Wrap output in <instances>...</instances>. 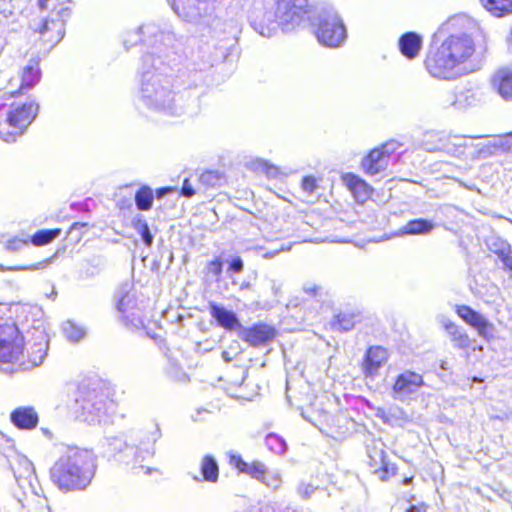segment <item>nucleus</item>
Wrapping results in <instances>:
<instances>
[{
    "mask_svg": "<svg viewBox=\"0 0 512 512\" xmlns=\"http://www.w3.org/2000/svg\"><path fill=\"white\" fill-rule=\"evenodd\" d=\"M476 46L472 36L458 32L447 36L425 59V67L434 78L453 80L475 71Z\"/></svg>",
    "mask_w": 512,
    "mask_h": 512,
    "instance_id": "obj_1",
    "label": "nucleus"
},
{
    "mask_svg": "<svg viewBox=\"0 0 512 512\" xmlns=\"http://www.w3.org/2000/svg\"><path fill=\"white\" fill-rule=\"evenodd\" d=\"M136 103L138 109L159 117L178 118L187 112L182 97L173 89L171 79L157 71L143 73Z\"/></svg>",
    "mask_w": 512,
    "mask_h": 512,
    "instance_id": "obj_2",
    "label": "nucleus"
},
{
    "mask_svg": "<svg viewBox=\"0 0 512 512\" xmlns=\"http://www.w3.org/2000/svg\"><path fill=\"white\" fill-rule=\"evenodd\" d=\"M95 457L91 451L66 449L50 470L52 482L62 491L85 489L95 475Z\"/></svg>",
    "mask_w": 512,
    "mask_h": 512,
    "instance_id": "obj_3",
    "label": "nucleus"
},
{
    "mask_svg": "<svg viewBox=\"0 0 512 512\" xmlns=\"http://www.w3.org/2000/svg\"><path fill=\"white\" fill-rule=\"evenodd\" d=\"M269 10H256L251 17L253 29L264 37H271L279 27L291 31L298 27L310 11L309 0H273Z\"/></svg>",
    "mask_w": 512,
    "mask_h": 512,
    "instance_id": "obj_4",
    "label": "nucleus"
},
{
    "mask_svg": "<svg viewBox=\"0 0 512 512\" xmlns=\"http://www.w3.org/2000/svg\"><path fill=\"white\" fill-rule=\"evenodd\" d=\"M76 404L77 418L80 421L92 426L110 424L113 404L108 401L100 382H94L83 390Z\"/></svg>",
    "mask_w": 512,
    "mask_h": 512,
    "instance_id": "obj_5",
    "label": "nucleus"
},
{
    "mask_svg": "<svg viewBox=\"0 0 512 512\" xmlns=\"http://www.w3.org/2000/svg\"><path fill=\"white\" fill-rule=\"evenodd\" d=\"M123 41L127 48L142 43L159 52H165L174 46L176 36L172 31L161 29L158 24L151 22L126 31Z\"/></svg>",
    "mask_w": 512,
    "mask_h": 512,
    "instance_id": "obj_6",
    "label": "nucleus"
},
{
    "mask_svg": "<svg viewBox=\"0 0 512 512\" xmlns=\"http://www.w3.org/2000/svg\"><path fill=\"white\" fill-rule=\"evenodd\" d=\"M23 341L16 325H0V363L9 366L4 368L6 372L17 371L18 362L23 357Z\"/></svg>",
    "mask_w": 512,
    "mask_h": 512,
    "instance_id": "obj_7",
    "label": "nucleus"
},
{
    "mask_svg": "<svg viewBox=\"0 0 512 512\" xmlns=\"http://www.w3.org/2000/svg\"><path fill=\"white\" fill-rule=\"evenodd\" d=\"M28 339L23 343V357L18 362V369L29 370L41 365L48 351V336L43 323L28 332Z\"/></svg>",
    "mask_w": 512,
    "mask_h": 512,
    "instance_id": "obj_8",
    "label": "nucleus"
},
{
    "mask_svg": "<svg viewBox=\"0 0 512 512\" xmlns=\"http://www.w3.org/2000/svg\"><path fill=\"white\" fill-rule=\"evenodd\" d=\"M0 82V97L9 95L14 97L33 88L40 79V70L37 61H30L20 75L10 77L8 73H2Z\"/></svg>",
    "mask_w": 512,
    "mask_h": 512,
    "instance_id": "obj_9",
    "label": "nucleus"
},
{
    "mask_svg": "<svg viewBox=\"0 0 512 512\" xmlns=\"http://www.w3.org/2000/svg\"><path fill=\"white\" fill-rule=\"evenodd\" d=\"M315 35L321 45L330 48L341 46L347 37L346 28L337 13L321 18Z\"/></svg>",
    "mask_w": 512,
    "mask_h": 512,
    "instance_id": "obj_10",
    "label": "nucleus"
},
{
    "mask_svg": "<svg viewBox=\"0 0 512 512\" xmlns=\"http://www.w3.org/2000/svg\"><path fill=\"white\" fill-rule=\"evenodd\" d=\"M116 308L125 325L140 328L144 325L141 312L137 307L135 294L132 293V285L125 283L120 286L116 295Z\"/></svg>",
    "mask_w": 512,
    "mask_h": 512,
    "instance_id": "obj_11",
    "label": "nucleus"
},
{
    "mask_svg": "<svg viewBox=\"0 0 512 512\" xmlns=\"http://www.w3.org/2000/svg\"><path fill=\"white\" fill-rule=\"evenodd\" d=\"M423 376L411 370L399 374L392 388V397L401 402H409L417 397L424 386Z\"/></svg>",
    "mask_w": 512,
    "mask_h": 512,
    "instance_id": "obj_12",
    "label": "nucleus"
},
{
    "mask_svg": "<svg viewBox=\"0 0 512 512\" xmlns=\"http://www.w3.org/2000/svg\"><path fill=\"white\" fill-rule=\"evenodd\" d=\"M368 463L372 472L384 481L394 476L396 466L387 460L385 445L381 440H372L367 445Z\"/></svg>",
    "mask_w": 512,
    "mask_h": 512,
    "instance_id": "obj_13",
    "label": "nucleus"
},
{
    "mask_svg": "<svg viewBox=\"0 0 512 512\" xmlns=\"http://www.w3.org/2000/svg\"><path fill=\"white\" fill-rule=\"evenodd\" d=\"M38 112V105L34 102L11 106L7 111L8 124L13 127V132H5V135H22L32 123Z\"/></svg>",
    "mask_w": 512,
    "mask_h": 512,
    "instance_id": "obj_14",
    "label": "nucleus"
},
{
    "mask_svg": "<svg viewBox=\"0 0 512 512\" xmlns=\"http://www.w3.org/2000/svg\"><path fill=\"white\" fill-rule=\"evenodd\" d=\"M456 312L466 324L477 331L480 337L487 341L494 338L495 326L485 316L467 305L457 306Z\"/></svg>",
    "mask_w": 512,
    "mask_h": 512,
    "instance_id": "obj_15",
    "label": "nucleus"
},
{
    "mask_svg": "<svg viewBox=\"0 0 512 512\" xmlns=\"http://www.w3.org/2000/svg\"><path fill=\"white\" fill-rule=\"evenodd\" d=\"M482 101L483 93L481 90L475 86H468L455 93H449L444 105L453 107L457 110H465L478 105Z\"/></svg>",
    "mask_w": 512,
    "mask_h": 512,
    "instance_id": "obj_16",
    "label": "nucleus"
},
{
    "mask_svg": "<svg viewBox=\"0 0 512 512\" xmlns=\"http://www.w3.org/2000/svg\"><path fill=\"white\" fill-rule=\"evenodd\" d=\"M441 325L445 329L454 348L466 351H483V346H476V341L471 339L467 332L447 318L441 319Z\"/></svg>",
    "mask_w": 512,
    "mask_h": 512,
    "instance_id": "obj_17",
    "label": "nucleus"
},
{
    "mask_svg": "<svg viewBox=\"0 0 512 512\" xmlns=\"http://www.w3.org/2000/svg\"><path fill=\"white\" fill-rule=\"evenodd\" d=\"M173 12L187 23H197L202 17V0H167Z\"/></svg>",
    "mask_w": 512,
    "mask_h": 512,
    "instance_id": "obj_18",
    "label": "nucleus"
},
{
    "mask_svg": "<svg viewBox=\"0 0 512 512\" xmlns=\"http://www.w3.org/2000/svg\"><path fill=\"white\" fill-rule=\"evenodd\" d=\"M490 84L501 98L512 100V67L504 66L496 70L490 78Z\"/></svg>",
    "mask_w": 512,
    "mask_h": 512,
    "instance_id": "obj_19",
    "label": "nucleus"
},
{
    "mask_svg": "<svg viewBox=\"0 0 512 512\" xmlns=\"http://www.w3.org/2000/svg\"><path fill=\"white\" fill-rule=\"evenodd\" d=\"M11 423L21 430H33L39 423V416L33 406H20L10 413Z\"/></svg>",
    "mask_w": 512,
    "mask_h": 512,
    "instance_id": "obj_20",
    "label": "nucleus"
},
{
    "mask_svg": "<svg viewBox=\"0 0 512 512\" xmlns=\"http://www.w3.org/2000/svg\"><path fill=\"white\" fill-rule=\"evenodd\" d=\"M388 352L380 346L370 347L366 353L364 362V374L366 377L374 378L378 375L379 369L386 363Z\"/></svg>",
    "mask_w": 512,
    "mask_h": 512,
    "instance_id": "obj_21",
    "label": "nucleus"
},
{
    "mask_svg": "<svg viewBox=\"0 0 512 512\" xmlns=\"http://www.w3.org/2000/svg\"><path fill=\"white\" fill-rule=\"evenodd\" d=\"M342 182L358 203H364L370 198L372 188L357 175L346 173L342 176Z\"/></svg>",
    "mask_w": 512,
    "mask_h": 512,
    "instance_id": "obj_22",
    "label": "nucleus"
},
{
    "mask_svg": "<svg viewBox=\"0 0 512 512\" xmlns=\"http://www.w3.org/2000/svg\"><path fill=\"white\" fill-rule=\"evenodd\" d=\"M230 464L238 469L241 473H245L252 478L261 481L265 478L266 466L259 461H253L248 463L244 461L240 455L231 454L230 455Z\"/></svg>",
    "mask_w": 512,
    "mask_h": 512,
    "instance_id": "obj_23",
    "label": "nucleus"
},
{
    "mask_svg": "<svg viewBox=\"0 0 512 512\" xmlns=\"http://www.w3.org/2000/svg\"><path fill=\"white\" fill-rule=\"evenodd\" d=\"M422 37L415 32L404 33L398 41L401 54L407 59H414L422 49Z\"/></svg>",
    "mask_w": 512,
    "mask_h": 512,
    "instance_id": "obj_24",
    "label": "nucleus"
},
{
    "mask_svg": "<svg viewBox=\"0 0 512 512\" xmlns=\"http://www.w3.org/2000/svg\"><path fill=\"white\" fill-rule=\"evenodd\" d=\"M275 336V331L272 327L264 324L255 325L250 329L243 332L242 338L252 346L262 345Z\"/></svg>",
    "mask_w": 512,
    "mask_h": 512,
    "instance_id": "obj_25",
    "label": "nucleus"
},
{
    "mask_svg": "<svg viewBox=\"0 0 512 512\" xmlns=\"http://www.w3.org/2000/svg\"><path fill=\"white\" fill-rule=\"evenodd\" d=\"M209 312L217 323L227 330H234L241 326L235 313L225 309L224 307L218 306L215 303H210Z\"/></svg>",
    "mask_w": 512,
    "mask_h": 512,
    "instance_id": "obj_26",
    "label": "nucleus"
},
{
    "mask_svg": "<svg viewBox=\"0 0 512 512\" xmlns=\"http://www.w3.org/2000/svg\"><path fill=\"white\" fill-rule=\"evenodd\" d=\"M389 164L387 155L383 154L380 149L372 150L362 161V167L367 174L375 175L384 171Z\"/></svg>",
    "mask_w": 512,
    "mask_h": 512,
    "instance_id": "obj_27",
    "label": "nucleus"
},
{
    "mask_svg": "<svg viewBox=\"0 0 512 512\" xmlns=\"http://www.w3.org/2000/svg\"><path fill=\"white\" fill-rule=\"evenodd\" d=\"M19 489L22 491L23 498L19 497V502L24 506V500L29 501L41 496L43 490L39 484L37 476L16 479Z\"/></svg>",
    "mask_w": 512,
    "mask_h": 512,
    "instance_id": "obj_28",
    "label": "nucleus"
},
{
    "mask_svg": "<svg viewBox=\"0 0 512 512\" xmlns=\"http://www.w3.org/2000/svg\"><path fill=\"white\" fill-rule=\"evenodd\" d=\"M10 463L15 479L36 476L33 463L26 456L16 454Z\"/></svg>",
    "mask_w": 512,
    "mask_h": 512,
    "instance_id": "obj_29",
    "label": "nucleus"
},
{
    "mask_svg": "<svg viewBox=\"0 0 512 512\" xmlns=\"http://www.w3.org/2000/svg\"><path fill=\"white\" fill-rule=\"evenodd\" d=\"M483 8L494 17L512 15V0H479Z\"/></svg>",
    "mask_w": 512,
    "mask_h": 512,
    "instance_id": "obj_30",
    "label": "nucleus"
},
{
    "mask_svg": "<svg viewBox=\"0 0 512 512\" xmlns=\"http://www.w3.org/2000/svg\"><path fill=\"white\" fill-rule=\"evenodd\" d=\"M496 145L490 141L487 142H475L473 138L469 137V151H467V158L480 159L490 156Z\"/></svg>",
    "mask_w": 512,
    "mask_h": 512,
    "instance_id": "obj_31",
    "label": "nucleus"
},
{
    "mask_svg": "<svg viewBox=\"0 0 512 512\" xmlns=\"http://www.w3.org/2000/svg\"><path fill=\"white\" fill-rule=\"evenodd\" d=\"M38 32L42 35L54 32V35H51L48 41L56 44L64 37V22L62 20H46L41 25Z\"/></svg>",
    "mask_w": 512,
    "mask_h": 512,
    "instance_id": "obj_32",
    "label": "nucleus"
},
{
    "mask_svg": "<svg viewBox=\"0 0 512 512\" xmlns=\"http://www.w3.org/2000/svg\"><path fill=\"white\" fill-rule=\"evenodd\" d=\"M154 454V451L152 449H141V448H135V447H126L125 455L126 456H133V468L135 469H141L145 474H150L151 469L149 467H146L144 465H141V462L146 460L147 458L152 457Z\"/></svg>",
    "mask_w": 512,
    "mask_h": 512,
    "instance_id": "obj_33",
    "label": "nucleus"
},
{
    "mask_svg": "<svg viewBox=\"0 0 512 512\" xmlns=\"http://www.w3.org/2000/svg\"><path fill=\"white\" fill-rule=\"evenodd\" d=\"M434 223L426 219H414L402 227L401 231L407 235H424L430 233Z\"/></svg>",
    "mask_w": 512,
    "mask_h": 512,
    "instance_id": "obj_34",
    "label": "nucleus"
},
{
    "mask_svg": "<svg viewBox=\"0 0 512 512\" xmlns=\"http://www.w3.org/2000/svg\"><path fill=\"white\" fill-rule=\"evenodd\" d=\"M445 151L456 157H467V151H469V137H452L445 145Z\"/></svg>",
    "mask_w": 512,
    "mask_h": 512,
    "instance_id": "obj_35",
    "label": "nucleus"
},
{
    "mask_svg": "<svg viewBox=\"0 0 512 512\" xmlns=\"http://www.w3.org/2000/svg\"><path fill=\"white\" fill-rule=\"evenodd\" d=\"M201 472L204 479L208 482H216L218 480L219 469L213 457L205 456L202 459Z\"/></svg>",
    "mask_w": 512,
    "mask_h": 512,
    "instance_id": "obj_36",
    "label": "nucleus"
},
{
    "mask_svg": "<svg viewBox=\"0 0 512 512\" xmlns=\"http://www.w3.org/2000/svg\"><path fill=\"white\" fill-rule=\"evenodd\" d=\"M486 246L491 252L496 254L498 257L504 256V254L506 252H509L511 249L510 244L506 240L495 235L490 236L486 239Z\"/></svg>",
    "mask_w": 512,
    "mask_h": 512,
    "instance_id": "obj_37",
    "label": "nucleus"
},
{
    "mask_svg": "<svg viewBox=\"0 0 512 512\" xmlns=\"http://www.w3.org/2000/svg\"><path fill=\"white\" fill-rule=\"evenodd\" d=\"M136 206L139 210H149L153 202V193L149 187L140 188L135 195Z\"/></svg>",
    "mask_w": 512,
    "mask_h": 512,
    "instance_id": "obj_38",
    "label": "nucleus"
},
{
    "mask_svg": "<svg viewBox=\"0 0 512 512\" xmlns=\"http://www.w3.org/2000/svg\"><path fill=\"white\" fill-rule=\"evenodd\" d=\"M61 233L60 229L40 230L32 237V243L36 246H42L50 243Z\"/></svg>",
    "mask_w": 512,
    "mask_h": 512,
    "instance_id": "obj_39",
    "label": "nucleus"
},
{
    "mask_svg": "<svg viewBox=\"0 0 512 512\" xmlns=\"http://www.w3.org/2000/svg\"><path fill=\"white\" fill-rule=\"evenodd\" d=\"M62 330L66 338L73 342L81 340L85 335L84 329L71 321L63 323Z\"/></svg>",
    "mask_w": 512,
    "mask_h": 512,
    "instance_id": "obj_40",
    "label": "nucleus"
},
{
    "mask_svg": "<svg viewBox=\"0 0 512 512\" xmlns=\"http://www.w3.org/2000/svg\"><path fill=\"white\" fill-rule=\"evenodd\" d=\"M267 447L276 454H283L286 451L285 441L278 435L269 434L265 439Z\"/></svg>",
    "mask_w": 512,
    "mask_h": 512,
    "instance_id": "obj_41",
    "label": "nucleus"
},
{
    "mask_svg": "<svg viewBox=\"0 0 512 512\" xmlns=\"http://www.w3.org/2000/svg\"><path fill=\"white\" fill-rule=\"evenodd\" d=\"M267 487L277 490L282 485V478L278 471H265V478L261 480Z\"/></svg>",
    "mask_w": 512,
    "mask_h": 512,
    "instance_id": "obj_42",
    "label": "nucleus"
},
{
    "mask_svg": "<svg viewBox=\"0 0 512 512\" xmlns=\"http://www.w3.org/2000/svg\"><path fill=\"white\" fill-rule=\"evenodd\" d=\"M13 127L8 124V117L5 115V118L0 120V140L6 143H13L17 140L20 135H5L3 132H13Z\"/></svg>",
    "mask_w": 512,
    "mask_h": 512,
    "instance_id": "obj_43",
    "label": "nucleus"
},
{
    "mask_svg": "<svg viewBox=\"0 0 512 512\" xmlns=\"http://www.w3.org/2000/svg\"><path fill=\"white\" fill-rule=\"evenodd\" d=\"M319 180L314 176H305L301 182V188L305 193L312 194L318 188Z\"/></svg>",
    "mask_w": 512,
    "mask_h": 512,
    "instance_id": "obj_44",
    "label": "nucleus"
},
{
    "mask_svg": "<svg viewBox=\"0 0 512 512\" xmlns=\"http://www.w3.org/2000/svg\"><path fill=\"white\" fill-rule=\"evenodd\" d=\"M27 245H28V240L18 238V237H13V238H10L7 240L5 247L8 251L16 252V251L21 250L23 247H25Z\"/></svg>",
    "mask_w": 512,
    "mask_h": 512,
    "instance_id": "obj_45",
    "label": "nucleus"
},
{
    "mask_svg": "<svg viewBox=\"0 0 512 512\" xmlns=\"http://www.w3.org/2000/svg\"><path fill=\"white\" fill-rule=\"evenodd\" d=\"M222 266V262L219 259H215L207 264L206 271L218 280L222 273Z\"/></svg>",
    "mask_w": 512,
    "mask_h": 512,
    "instance_id": "obj_46",
    "label": "nucleus"
},
{
    "mask_svg": "<svg viewBox=\"0 0 512 512\" xmlns=\"http://www.w3.org/2000/svg\"><path fill=\"white\" fill-rule=\"evenodd\" d=\"M254 168L256 170H261L266 172L269 176H274L277 172V168L271 164H269L267 161L258 159L254 163Z\"/></svg>",
    "mask_w": 512,
    "mask_h": 512,
    "instance_id": "obj_47",
    "label": "nucleus"
},
{
    "mask_svg": "<svg viewBox=\"0 0 512 512\" xmlns=\"http://www.w3.org/2000/svg\"><path fill=\"white\" fill-rule=\"evenodd\" d=\"M338 325L342 330L348 331L354 326V317L352 315L340 314L338 316Z\"/></svg>",
    "mask_w": 512,
    "mask_h": 512,
    "instance_id": "obj_48",
    "label": "nucleus"
},
{
    "mask_svg": "<svg viewBox=\"0 0 512 512\" xmlns=\"http://www.w3.org/2000/svg\"><path fill=\"white\" fill-rule=\"evenodd\" d=\"M400 146H401V144L398 141L390 140V141L386 142L385 144H383L378 149H380V151L383 154L387 155V159L389 160L390 155L392 153H394Z\"/></svg>",
    "mask_w": 512,
    "mask_h": 512,
    "instance_id": "obj_49",
    "label": "nucleus"
},
{
    "mask_svg": "<svg viewBox=\"0 0 512 512\" xmlns=\"http://www.w3.org/2000/svg\"><path fill=\"white\" fill-rule=\"evenodd\" d=\"M13 15L11 0H0V16L9 18Z\"/></svg>",
    "mask_w": 512,
    "mask_h": 512,
    "instance_id": "obj_50",
    "label": "nucleus"
},
{
    "mask_svg": "<svg viewBox=\"0 0 512 512\" xmlns=\"http://www.w3.org/2000/svg\"><path fill=\"white\" fill-rule=\"evenodd\" d=\"M316 488L311 484L301 483L298 487V493L303 498H309L314 492Z\"/></svg>",
    "mask_w": 512,
    "mask_h": 512,
    "instance_id": "obj_51",
    "label": "nucleus"
},
{
    "mask_svg": "<svg viewBox=\"0 0 512 512\" xmlns=\"http://www.w3.org/2000/svg\"><path fill=\"white\" fill-rule=\"evenodd\" d=\"M289 249H290L289 247L286 248L283 245H281L279 248L271 249L267 252H263V249H259V255L262 256L263 258L270 259V258H273L276 255H278L280 252L289 250Z\"/></svg>",
    "mask_w": 512,
    "mask_h": 512,
    "instance_id": "obj_52",
    "label": "nucleus"
},
{
    "mask_svg": "<svg viewBox=\"0 0 512 512\" xmlns=\"http://www.w3.org/2000/svg\"><path fill=\"white\" fill-rule=\"evenodd\" d=\"M141 236H142L143 242L147 246H151L152 245L153 236L151 235L149 227H148V225L146 223H144L142 225V227H141Z\"/></svg>",
    "mask_w": 512,
    "mask_h": 512,
    "instance_id": "obj_53",
    "label": "nucleus"
},
{
    "mask_svg": "<svg viewBox=\"0 0 512 512\" xmlns=\"http://www.w3.org/2000/svg\"><path fill=\"white\" fill-rule=\"evenodd\" d=\"M217 180V175L211 171H207L200 176V181L204 184L214 185Z\"/></svg>",
    "mask_w": 512,
    "mask_h": 512,
    "instance_id": "obj_54",
    "label": "nucleus"
},
{
    "mask_svg": "<svg viewBox=\"0 0 512 512\" xmlns=\"http://www.w3.org/2000/svg\"><path fill=\"white\" fill-rule=\"evenodd\" d=\"M243 266V261L239 257L234 258L230 263V269L237 273L243 270Z\"/></svg>",
    "mask_w": 512,
    "mask_h": 512,
    "instance_id": "obj_55",
    "label": "nucleus"
},
{
    "mask_svg": "<svg viewBox=\"0 0 512 512\" xmlns=\"http://www.w3.org/2000/svg\"><path fill=\"white\" fill-rule=\"evenodd\" d=\"M501 261L503 262L504 266L512 271V252L511 250L509 252H506L504 256L499 257Z\"/></svg>",
    "mask_w": 512,
    "mask_h": 512,
    "instance_id": "obj_56",
    "label": "nucleus"
},
{
    "mask_svg": "<svg viewBox=\"0 0 512 512\" xmlns=\"http://www.w3.org/2000/svg\"><path fill=\"white\" fill-rule=\"evenodd\" d=\"M182 194L186 197H192L195 194L194 189L187 179L183 183Z\"/></svg>",
    "mask_w": 512,
    "mask_h": 512,
    "instance_id": "obj_57",
    "label": "nucleus"
},
{
    "mask_svg": "<svg viewBox=\"0 0 512 512\" xmlns=\"http://www.w3.org/2000/svg\"><path fill=\"white\" fill-rule=\"evenodd\" d=\"M38 268V265H31L27 267H5L2 264H0V271H18V270H35Z\"/></svg>",
    "mask_w": 512,
    "mask_h": 512,
    "instance_id": "obj_58",
    "label": "nucleus"
},
{
    "mask_svg": "<svg viewBox=\"0 0 512 512\" xmlns=\"http://www.w3.org/2000/svg\"><path fill=\"white\" fill-rule=\"evenodd\" d=\"M218 25L224 26L225 27V31L227 29H229V32H232V30H235V28H236L233 22H221V21H218L217 22V26Z\"/></svg>",
    "mask_w": 512,
    "mask_h": 512,
    "instance_id": "obj_59",
    "label": "nucleus"
},
{
    "mask_svg": "<svg viewBox=\"0 0 512 512\" xmlns=\"http://www.w3.org/2000/svg\"><path fill=\"white\" fill-rule=\"evenodd\" d=\"M407 512H425L424 506H411Z\"/></svg>",
    "mask_w": 512,
    "mask_h": 512,
    "instance_id": "obj_60",
    "label": "nucleus"
},
{
    "mask_svg": "<svg viewBox=\"0 0 512 512\" xmlns=\"http://www.w3.org/2000/svg\"><path fill=\"white\" fill-rule=\"evenodd\" d=\"M170 191H171L170 188H161V189L157 190V196L158 197H162V196L166 195Z\"/></svg>",
    "mask_w": 512,
    "mask_h": 512,
    "instance_id": "obj_61",
    "label": "nucleus"
},
{
    "mask_svg": "<svg viewBox=\"0 0 512 512\" xmlns=\"http://www.w3.org/2000/svg\"><path fill=\"white\" fill-rule=\"evenodd\" d=\"M50 0H38L39 7L44 10L46 9V5Z\"/></svg>",
    "mask_w": 512,
    "mask_h": 512,
    "instance_id": "obj_62",
    "label": "nucleus"
},
{
    "mask_svg": "<svg viewBox=\"0 0 512 512\" xmlns=\"http://www.w3.org/2000/svg\"><path fill=\"white\" fill-rule=\"evenodd\" d=\"M507 41L510 45H512V26H511L510 34H509V37L507 38Z\"/></svg>",
    "mask_w": 512,
    "mask_h": 512,
    "instance_id": "obj_63",
    "label": "nucleus"
},
{
    "mask_svg": "<svg viewBox=\"0 0 512 512\" xmlns=\"http://www.w3.org/2000/svg\"><path fill=\"white\" fill-rule=\"evenodd\" d=\"M483 380L481 378H478V377H473L472 378V382L473 383H481Z\"/></svg>",
    "mask_w": 512,
    "mask_h": 512,
    "instance_id": "obj_64",
    "label": "nucleus"
}]
</instances>
